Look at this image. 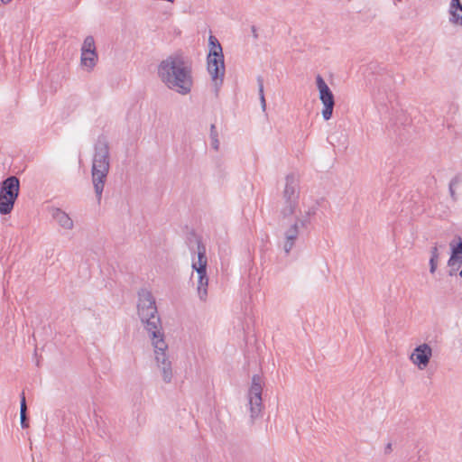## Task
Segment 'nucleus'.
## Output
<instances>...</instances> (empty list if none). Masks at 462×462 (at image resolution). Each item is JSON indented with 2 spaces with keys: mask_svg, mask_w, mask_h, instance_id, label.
<instances>
[{
  "mask_svg": "<svg viewBox=\"0 0 462 462\" xmlns=\"http://www.w3.org/2000/svg\"><path fill=\"white\" fill-rule=\"evenodd\" d=\"M393 450L392 443H388L384 448V454H390Z\"/></svg>",
  "mask_w": 462,
  "mask_h": 462,
  "instance_id": "obj_28",
  "label": "nucleus"
},
{
  "mask_svg": "<svg viewBox=\"0 0 462 462\" xmlns=\"http://www.w3.org/2000/svg\"><path fill=\"white\" fill-rule=\"evenodd\" d=\"M378 88L376 93L374 95V101L382 106H387V104H392L395 99V80L390 74L382 75L377 80Z\"/></svg>",
  "mask_w": 462,
  "mask_h": 462,
  "instance_id": "obj_8",
  "label": "nucleus"
},
{
  "mask_svg": "<svg viewBox=\"0 0 462 462\" xmlns=\"http://www.w3.org/2000/svg\"><path fill=\"white\" fill-rule=\"evenodd\" d=\"M20 412H27V405H26V399L24 396V393H22L21 395V410Z\"/></svg>",
  "mask_w": 462,
  "mask_h": 462,
  "instance_id": "obj_24",
  "label": "nucleus"
},
{
  "mask_svg": "<svg viewBox=\"0 0 462 462\" xmlns=\"http://www.w3.org/2000/svg\"><path fill=\"white\" fill-rule=\"evenodd\" d=\"M438 266V259H434V257H430V273H434Z\"/></svg>",
  "mask_w": 462,
  "mask_h": 462,
  "instance_id": "obj_23",
  "label": "nucleus"
},
{
  "mask_svg": "<svg viewBox=\"0 0 462 462\" xmlns=\"http://www.w3.org/2000/svg\"><path fill=\"white\" fill-rule=\"evenodd\" d=\"M11 1H12V0H2V2H3L4 4H8V3H10Z\"/></svg>",
  "mask_w": 462,
  "mask_h": 462,
  "instance_id": "obj_30",
  "label": "nucleus"
},
{
  "mask_svg": "<svg viewBox=\"0 0 462 462\" xmlns=\"http://www.w3.org/2000/svg\"><path fill=\"white\" fill-rule=\"evenodd\" d=\"M21 419V427L23 429H27L29 427V420L27 417V412H20Z\"/></svg>",
  "mask_w": 462,
  "mask_h": 462,
  "instance_id": "obj_22",
  "label": "nucleus"
},
{
  "mask_svg": "<svg viewBox=\"0 0 462 462\" xmlns=\"http://www.w3.org/2000/svg\"><path fill=\"white\" fill-rule=\"evenodd\" d=\"M262 379L258 374H254L252 378V385L248 392V403L250 407L251 418H257L263 407L262 400Z\"/></svg>",
  "mask_w": 462,
  "mask_h": 462,
  "instance_id": "obj_10",
  "label": "nucleus"
},
{
  "mask_svg": "<svg viewBox=\"0 0 462 462\" xmlns=\"http://www.w3.org/2000/svg\"><path fill=\"white\" fill-rule=\"evenodd\" d=\"M294 223H297V227L300 226L302 228H306L308 225L310 223V217L306 216L305 214H301L300 216H297Z\"/></svg>",
  "mask_w": 462,
  "mask_h": 462,
  "instance_id": "obj_20",
  "label": "nucleus"
},
{
  "mask_svg": "<svg viewBox=\"0 0 462 462\" xmlns=\"http://www.w3.org/2000/svg\"><path fill=\"white\" fill-rule=\"evenodd\" d=\"M137 311L142 323L152 338L155 360L161 369L162 380L164 383H170L173 374L171 362L166 356L168 346L162 332V322L158 315L155 299L147 289H141L138 291Z\"/></svg>",
  "mask_w": 462,
  "mask_h": 462,
  "instance_id": "obj_1",
  "label": "nucleus"
},
{
  "mask_svg": "<svg viewBox=\"0 0 462 462\" xmlns=\"http://www.w3.org/2000/svg\"><path fill=\"white\" fill-rule=\"evenodd\" d=\"M197 245L198 261L192 263V269L196 271L198 275L197 291L201 300H206L208 296V278L207 275L208 260L206 256V247L201 239L192 235Z\"/></svg>",
  "mask_w": 462,
  "mask_h": 462,
  "instance_id": "obj_6",
  "label": "nucleus"
},
{
  "mask_svg": "<svg viewBox=\"0 0 462 462\" xmlns=\"http://www.w3.org/2000/svg\"><path fill=\"white\" fill-rule=\"evenodd\" d=\"M257 83H258V90H259V97H260L261 106H262V108L263 110H265L266 101H265L264 94H263V79L262 76H258L257 77Z\"/></svg>",
  "mask_w": 462,
  "mask_h": 462,
  "instance_id": "obj_19",
  "label": "nucleus"
},
{
  "mask_svg": "<svg viewBox=\"0 0 462 462\" xmlns=\"http://www.w3.org/2000/svg\"><path fill=\"white\" fill-rule=\"evenodd\" d=\"M210 139H211V146L215 151H218L219 149V140L218 134L217 131V127L214 124L210 125Z\"/></svg>",
  "mask_w": 462,
  "mask_h": 462,
  "instance_id": "obj_18",
  "label": "nucleus"
},
{
  "mask_svg": "<svg viewBox=\"0 0 462 462\" xmlns=\"http://www.w3.org/2000/svg\"><path fill=\"white\" fill-rule=\"evenodd\" d=\"M20 192V180L16 176H9L0 182V214H10Z\"/></svg>",
  "mask_w": 462,
  "mask_h": 462,
  "instance_id": "obj_7",
  "label": "nucleus"
},
{
  "mask_svg": "<svg viewBox=\"0 0 462 462\" xmlns=\"http://www.w3.org/2000/svg\"><path fill=\"white\" fill-rule=\"evenodd\" d=\"M430 254H431L430 257H434V259H439V254L438 246L436 245L431 248Z\"/></svg>",
  "mask_w": 462,
  "mask_h": 462,
  "instance_id": "obj_25",
  "label": "nucleus"
},
{
  "mask_svg": "<svg viewBox=\"0 0 462 462\" xmlns=\"http://www.w3.org/2000/svg\"><path fill=\"white\" fill-rule=\"evenodd\" d=\"M304 214L310 217L311 216H313L315 214V208H311L308 211H306Z\"/></svg>",
  "mask_w": 462,
  "mask_h": 462,
  "instance_id": "obj_29",
  "label": "nucleus"
},
{
  "mask_svg": "<svg viewBox=\"0 0 462 462\" xmlns=\"http://www.w3.org/2000/svg\"><path fill=\"white\" fill-rule=\"evenodd\" d=\"M450 14L455 23H458L459 21L462 23V5L460 0H451Z\"/></svg>",
  "mask_w": 462,
  "mask_h": 462,
  "instance_id": "obj_15",
  "label": "nucleus"
},
{
  "mask_svg": "<svg viewBox=\"0 0 462 462\" xmlns=\"http://www.w3.org/2000/svg\"><path fill=\"white\" fill-rule=\"evenodd\" d=\"M97 61V53L94 52V55H90L88 52L81 53L80 62L83 67L92 69Z\"/></svg>",
  "mask_w": 462,
  "mask_h": 462,
  "instance_id": "obj_16",
  "label": "nucleus"
},
{
  "mask_svg": "<svg viewBox=\"0 0 462 462\" xmlns=\"http://www.w3.org/2000/svg\"><path fill=\"white\" fill-rule=\"evenodd\" d=\"M300 202V180L294 173H290L285 178V186L281 200L278 202V211L283 219L293 216Z\"/></svg>",
  "mask_w": 462,
  "mask_h": 462,
  "instance_id": "obj_4",
  "label": "nucleus"
},
{
  "mask_svg": "<svg viewBox=\"0 0 462 462\" xmlns=\"http://www.w3.org/2000/svg\"><path fill=\"white\" fill-rule=\"evenodd\" d=\"M431 356V347L428 344L424 343L414 348L411 355V360L419 367V369L422 370L428 366Z\"/></svg>",
  "mask_w": 462,
  "mask_h": 462,
  "instance_id": "obj_12",
  "label": "nucleus"
},
{
  "mask_svg": "<svg viewBox=\"0 0 462 462\" xmlns=\"http://www.w3.org/2000/svg\"><path fill=\"white\" fill-rule=\"evenodd\" d=\"M299 228L297 223L291 224L284 232V244L283 249L286 254H289L293 248L295 242L299 236Z\"/></svg>",
  "mask_w": 462,
  "mask_h": 462,
  "instance_id": "obj_13",
  "label": "nucleus"
},
{
  "mask_svg": "<svg viewBox=\"0 0 462 462\" xmlns=\"http://www.w3.org/2000/svg\"><path fill=\"white\" fill-rule=\"evenodd\" d=\"M158 76L170 89L181 95L191 90V66L181 54L175 53L162 60L158 66Z\"/></svg>",
  "mask_w": 462,
  "mask_h": 462,
  "instance_id": "obj_2",
  "label": "nucleus"
},
{
  "mask_svg": "<svg viewBox=\"0 0 462 462\" xmlns=\"http://www.w3.org/2000/svg\"><path fill=\"white\" fill-rule=\"evenodd\" d=\"M457 183V180L456 179H453V180H451V181L449 183V187H448L450 197H451L453 201H457V194H456L455 189H454V186Z\"/></svg>",
  "mask_w": 462,
  "mask_h": 462,
  "instance_id": "obj_21",
  "label": "nucleus"
},
{
  "mask_svg": "<svg viewBox=\"0 0 462 462\" xmlns=\"http://www.w3.org/2000/svg\"><path fill=\"white\" fill-rule=\"evenodd\" d=\"M92 162V182L97 202L101 201L105 182L109 172V145L105 138H98L95 144Z\"/></svg>",
  "mask_w": 462,
  "mask_h": 462,
  "instance_id": "obj_3",
  "label": "nucleus"
},
{
  "mask_svg": "<svg viewBox=\"0 0 462 462\" xmlns=\"http://www.w3.org/2000/svg\"><path fill=\"white\" fill-rule=\"evenodd\" d=\"M251 32H252V34H253V37L256 40L258 39V33H257V29L254 25H252L251 26Z\"/></svg>",
  "mask_w": 462,
  "mask_h": 462,
  "instance_id": "obj_27",
  "label": "nucleus"
},
{
  "mask_svg": "<svg viewBox=\"0 0 462 462\" xmlns=\"http://www.w3.org/2000/svg\"><path fill=\"white\" fill-rule=\"evenodd\" d=\"M208 44L210 48L207 57L208 71L217 89L223 83L226 71L224 54L222 46L215 36H209Z\"/></svg>",
  "mask_w": 462,
  "mask_h": 462,
  "instance_id": "obj_5",
  "label": "nucleus"
},
{
  "mask_svg": "<svg viewBox=\"0 0 462 462\" xmlns=\"http://www.w3.org/2000/svg\"><path fill=\"white\" fill-rule=\"evenodd\" d=\"M406 121H408V117L404 114H402L398 121H396L394 124L398 125V122H400L401 125H406Z\"/></svg>",
  "mask_w": 462,
  "mask_h": 462,
  "instance_id": "obj_26",
  "label": "nucleus"
},
{
  "mask_svg": "<svg viewBox=\"0 0 462 462\" xmlns=\"http://www.w3.org/2000/svg\"><path fill=\"white\" fill-rule=\"evenodd\" d=\"M51 217L52 218L64 229L70 230L73 228V221L69 217V216L63 210L58 208H53L51 209Z\"/></svg>",
  "mask_w": 462,
  "mask_h": 462,
  "instance_id": "obj_14",
  "label": "nucleus"
},
{
  "mask_svg": "<svg viewBox=\"0 0 462 462\" xmlns=\"http://www.w3.org/2000/svg\"><path fill=\"white\" fill-rule=\"evenodd\" d=\"M450 257L448 261V275L454 276L462 264V240L460 236L455 237L450 243Z\"/></svg>",
  "mask_w": 462,
  "mask_h": 462,
  "instance_id": "obj_11",
  "label": "nucleus"
},
{
  "mask_svg": "<svg viewBox=\"0 0 462 462\" xmlns=\"http://www.w3.org/2000/svg\"><path fill=\"white\" fill-rule=\"evenodd\" d=\"M88 52L90 55H94V52H97L96 51V45H95V40L93 36H87L83 42L82 47H81V53Z\"/></svg>",
  "mask_w": 462,
  "mask_h": 462,
  "instance_id": "obj_17",
  "label": "nucleus"
},
{
  "mask_svg": "<svg viewBox=\"0 0 462 462\" xmlns=\"http://www.w3.org/2000/svg\"><path fill=\"white\" fill-rule=\"evenodd\" d=\"M316 85L319 89V99L323 104L322 116L328 121L332 117L335 106V97L331 89L328 88L324 79L318 75L316 77Z\"/></svg>",
  "mask_w": 462,
  "mask_h": 462,
  "instance_id": "obj_9",
  "label": "nucleus"
}]
</instances>
